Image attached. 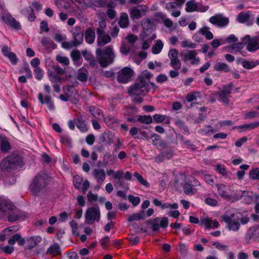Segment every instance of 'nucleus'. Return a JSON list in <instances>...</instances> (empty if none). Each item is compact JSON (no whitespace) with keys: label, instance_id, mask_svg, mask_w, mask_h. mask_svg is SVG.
Listing matches in <instances>:
<instances>
[{"label":"nucleus","instance_id":"obj_45","mask_svg":"<svg viewBox=\"0 0 259 259\" xmlns=\"http://www.w3.org/2000/svg\"><path fill=\"white\" fill-rule=\"evenodd\" d=\"M134 176L136 178L137 180L141 185L147 187H149L150 185L149 183L139 173L136 172L134 173Z\"/></svg>","mask_w":259,"mask_h":259},{"label":"nucleus","instance_id":"obj_31","mask_svg":"<svg viewBox=\"0 0 259 259\" xmlns=\"http://www.w3.org/2000/svg\"><path fill=\"white\" fill-rule=\"evenodd\" d=\"M118 24L120 27L123 28H126L128 26L129 24V20L127 14L122 13L120 15Z\"/></svg>","mask_w":259,"mask_h":259},{"label":"nucleus","instance_id":"obj_53","mask_svg":"<svg viewBox=\"0 0 259 259\" xmlns=\"http://www.w3.org/2000/svg\"><path fill=\"white\" fill-rule=\"evenodd\" d=\"M211 244L215 248L221 251H225L228 248L227 245L223 244L219 242H212Z\"/></svg>","mask_w":259,"mask_h":259},{"label":"nucleus","instance_id":"obj_62","mask_svg":"<svg viewBox=\"0 0 259 259\" xmlns=\"http://www.w3.org/2000/svg\"><path fill=\"white\" fill-rule=\"evenodd\" d=\"M34 72L36 79L40 80L44 77V71L40 67L34 69Z\"/></svg>","mask_w":259,"mask_h":259},{"label":"nucleus","instance_id":"obj_1","mask_svg":"<svg viewBox=\"0 0 259 259\" xmlns=\"http://www.w3.org/2000/svg\"><path fill=\"white\" fill-rule=\"evenodd\" d=\"M222 219L226 224V228L229 231L238 232L241 225H246L250 220L248 214H243L241 212L229 210L222 215Z\"/></svg>","mask_w":259,"mask_h":259},{"label":"nucleus","instance_id":"obj_48","mask_svg":"<svg viewBox=\"0 0 259 259\" xmlns=\"http://www.w3.org/2000/svg\"><path fill=\"white\" fill-rule=\"evenodd\" d=\"M161 208L165 209L166 208H170L171 209H177L178 208V204L177 203L170 204L168 203H164L161 204Z\"/></svg>","mask_w":259,"mask_h":259},{"label":"nucleus","instance_id":"obj_52","mask_svg":"<svg viewBox=\"0 0 259 259\" xmlns=\"http://www.w3.org/2000/svg\"><path fill=\"white\" fill-rule=\"evenodd\" d=\"M214 166H215V169L216 170V171L218 172H219L224 176L227 175V170L225 168V166L224 165L221 164H218L216 165H215Z\"/></svg>","mask_w":259,"mask_h":259},{"label":"nucleus","instance_id":"obj_4","mask_svg":"<svg viewBox=\"0 0 259 259\" xmlns=\"http://www.w3.org/2000/svg\"><path fill=\"white\" fill-rule=\"evenodd\" d=\"M96 54L99 63L102 67L107 66L113 61L114 54L112 48L110 47H108L104 50L98 49L96 50Z\"/></svg>","mask_w":259,"mask_h":259},{"label":"nucleus","instance_id":"obj_7","mask_svg":"<svg viewBox=\"0 0 259 259\" xmlns=\"http://www.w3.org/2000/svg\"><path fill=\"white\" fill-rule=\"evenodd\" d=\"M198 51L196 50H187L181 53L182 60L185 63L190 62L191 65H198L200 58L197 57Z\"/></svg>","mask_w":259,"mask_h":259},{"label":"nucleus","instance_id":"obj_38","mask_svg":"<svg viewBox=\"0 0 259 259\" xmlns=\"http://www.w3.org/2000/svg\"><path fill=\"white\" fill-rule=\"evenodd\" d=\"M75 122L78 128L82 133H85L88 131V128L84 122L77 118L75 120Z\"/></svg>","mask_w":259,"mask_h":259},{"label":"nucleus","instance_id":"obj_17","mask_svg":"<svg viewBox=\"0 0 259 259\" xmlns=\"http://www.w3.org/2000/svg\"><path fill=\"white\" fill-rule=\"evenodd\" d=\"M97 43L99 46H104L111 41V37L106 34L104 30L101 29H97Z\"/></svg>","mask_w":259,"mask_h":259},{"label":"nucleus","instance_id":"obj_8","mask_svg":"<svg viewBox=\"0 0 259 259\" xmlns=\"http://www.w3.org/2000/svg\"><path fill=\"white\" fill-rule=\"evenodd\" d=\"M259 225H255L248 228L246 231L244 239L247 243L259 241Z\"/></svg>","mask_w":259,"mask_h":259},{"label":"nucleus","instance_id":"obj_6","mask_svg":"<svg viewBox=\"0 0 259 259\" xmlns=\"http://www.w3.org/2000/svg\"><path fill=\"white\" fill-rule=\"evenodd\" d=\"M101 213L98 206H91L86 210L84 217L87 224H92L95 221L99 222L100 219Z\"/></svg>","mask_w":259,"mask_h":259},{"label":"nucleus","instance_id":"obj_55","mask_svg":"<svg viewBox=\"0 0 259 259\" xmlns=\"http://www.w3.org/2000/svg\"><path fill=\"white\" fill-rule=\"evenodd\" d=\"M170 64L175 70H178L181 67V63L178 58L171 60Z\"/></svg>","mask_w":259,"mask_h":259},{"label":"nucleus","instance_id":"obj_3","mask_svg":"<svg viewBox=\"0 0 259 259\" xmlns=\"http://www.w3.org/2000/svg\"><path fill=\"white\" fill-rule=\"evenodd\" d=\"M23 165L22 157L17 154H12L3 159L0 168L3 171H11L21 168Z\"/></svg>","mask_w":259,"mask_h":259},{"label":"nucleus","instance_id":"obj_54","mask_svg":"<svg viewBox=\"0 0 259 259\" xmlns=\"http://www.w3.org/2000/svg\"><path fill=\"white\" fill-rule=\"evenodd\" d=\"M38 98L39 101L42 104H47L52 101L50 96L47 95V96H45V98H44L43 95L41 93H39L38 94Z\"/></svg>","mask_w":259,"mask_h":259},{"label":"nucleus","instance_id":"obj_39","mask_svg":"<svg viewBox=\"0 0 259 259\" xmlns=\"http://www.w3.org/2000/svg\"><path fill=\"white\" fill-rule=\"evenodd\" d=\"M48 75L50 80L52 82H55L61 81V78L60 76L56 74V72H54L53 71H51L50 70H48Z\"/></svg>","mask_w":259,"mask_h":259},{"label":"nucleus","instance_id":"obj_30","mask_svg":"<svg viewBox=\"0 0 259 259\" xmlns=\"http://www.w3.org/2000/svg\"><path fill=\"white\" fill-rule=\"evenodd\" d=\"M214 69L218 71H223L225 72H228L230 71V68L227 64L221 62H217L214 64Z\"/></svg>","mask_w":259,"mask_h":259},{"label":"nucleus","instance_id":"obj_10","mask_svg":"<svg viewBox=\"0 0 259 259\" xmlns=\"http://www.w3.org/2000/svg\"><path fill=\"white\" fill-rule=\"evenodd\" d=\"M243 43L246 45V49L253 52L259 49V38L254 37L251 38L249 35H246L242 39Z\"/></svg>","mask_w":259,"mask_h":259},{"label":"nucleus","instance_id":"obj_61","mask_svg":"<svg viewBox=\"0 0 259 259\" xmlns=\"http://www.w3.org/2000/svg\"><path fill=\"white\" fill-rule=\"evenodd\" d=\"M82 182V179L79 176H75L73 178L74 186L75 188L78 189Z\"/></svg>","mask_w":259,"mask_h":259},{"label":"nucleus","instance_id":"obj_14","mask_svg":"<svg viewBox=\"0 0 259 259\" xmlns=\"http://www.w3.org/2000/svg\"><path fill=\"white\" fill-rule=\"evenodd\" d=\"M199 225L204 226L206 230H210L218 228L219 223L217 220L213 221L211 218L206 215H203L200 217Z\"/></svg>","mask_w":259,"mask_h":259},{"label":"nucleus","instance_id":"obj_24","mask_svg":"<svg viewBox=\"0 0 259 259\" xmlns=\"http://www.w3.org/2000/svg\"><path fill=\"white\" fill-rule=\"evenodd\" d=\"M93 176L97 182L102 185L106 178V175L103 169L95 168L93 171Z\"/></svg>","mask_w":259,"mask_h":259},{"label":"nucleus","instance_id":"obj_56","mask_svg":"<svg viewBox=\"0 0 259 259\" xmlns=\"http://www.w3.org/2000/svg\"><path fill=\"white\" fill-rule=\"evenodd\" d=\"M71 217V213H67L66 211L61 212L59 214V221L61 222H65L68 218Z\"/></svg>","mask_w":259,"mask_h":259},{"label":"nucleus","instance_id":"obj_29","mask_svg":"<svg viewBox=\"0 0 259 259\" xmlns=\"http://www.w3.org/2000/svg\"><path fill=\"white\" fill-rule=\"evenodd\" d=\"M71 57L75 65H81L82 63V59L80 52L78 50L73 51L71 53Z\"/></svg>","mask_w":259,"mask_h":259},{"label":"nucleus","instance_id":"obj_46","mask_svg":"<svg viewBox=\"0 0 259 259\" xmlns=\"http://www.w3.org/2000/svg\"><path fill=\"white\" fill-rule=\"evenodd\" d=\"M249 178L252 180L259 179V168H255L250 170Z\"/></svg>","mask_w":259,"mask_h":259},{"label":"nucleus","instance_id":"obj_49","mask_svg":"<svg viewBox=\"0 0 259 259\" xmlns=\"http://www.w3.org/2000/svg\"><path fill=\"white\" fill-rule=\"evenodd\" d=\"M56 60L64 65H68L69 64L68 58L65 56L58 55L56 57Z\"/></svg>","mask_w":259,"mask_h":259},{"label":"nucleus","instance_id":"obj_44","mask_svg":"<svg viewBox=\"0 0 259 259\" xmlns=\"http://www.w3.org/2000/svg\"><path fill=\"white\" fill-rule=\"evenodd\" d=\"M259 126V121L251 123L249 124H245L244 125L236 126L234 128H239L240 129L245 128V130L253 129Z\"/></svg>","mask_w":259,"mask_h":259},{"label":"nucleus","instance_id":"obj_59","mask_svg":"<svg viewBox=\"0 0 259 259\" xmlns=\"http://www.w3.org/2000/svg\"><path fill=\"white\" fill-rule=\"evenodd\" d=\"M160 228L159 224V218H156L154 219L152 223V229L154 231H156Z\"/></svg>","mask_w":259,"mask_h":259},{"label":"nucleus","instance_id":"obj_42","mask_svg":"<svg viewBox=\"0 0 259 259\" xmlns=\"http://www.w3.org/2000/svg\"><path fill=\"white\" fill-rule=\"evenodd\" d=\"M94 4L90 0H84L82 2L79 1L78 7L81 9H86L92 7Z\"/></svg>","mask_w":259,"mask_h":259},{"label":"nucleus","instance_id":"obj_21","mask_svg":"<svg viewBox=\"0 0 259 259\" xmlns=\"http://www.w3.org/2000/svg\"><path fill=\"white\" fill-rule=\"evenodd\" d=\"M232 92V87L230 85L224 86L222 90L219 91V94L221 100L225 103H228V98Z\"/></svg>","mask_w":259,"mask_h":259},{"label":"nucleus","instance_id":"obj_47","mask_svg":"<svg viewBox=\"0 0 259 259\" xmlns=\"http://www.w3.org/2000/svg\"><path fill=\"white\" fill-rule=\"evenodd\" d=\"M128 200L134 206H137L141 201V199L139 197H135L131 195L128 196Z\"/></svg>","mask_w":259,"mask_h":259},{"label":"nucleus","instance_id":"obj_40","mask_svg":"<svg viewBox=\"0 0 259 259\" xmlns=\"http://www.w3.org/2000/svg\"><path fill=\"white\" fill-rule=\"evenodd\" d=\"M90 112L94 117L98 119H101L103 117V114L101 111L97 107H91L90 108Z\"/></svg>","mask_w":259,"mask_h":259},{"label":"nucleus","instance_id":"obj_2","mask_svg":"<svg viewBox=\"0 0 259 259\" xmlns=\"http://www.w3.org/2000/svg\"><path fill=\"white\" fill-rule=\"evenodd\" d=\"M0 215H6L8 221L14 222L23 220L25 214L16 208L7 198H0Z\"/></svg>","mask_w":259,"mask_h":259},{"label":"nucleus","instance_id":"obj_9","mask_svg":"<svg viewBox=\"0 0 259 259\" xmlns=\"http://www.w3.org/2000/svg\"><path fill=\"white\" fill-rule=\"evenodd\" d=\"M1 18L3 22L13 29L16 30L21 29L20 23L17 21L7 11H4L2 14Z\"/></svg>","mask_w":259,"mask_h":259},{"label":"nucleus","instance_id":"obj_32","mask_svg":"<svg viewBox=\"0 0 259 259\" xmlns=\"http://www.w3.org/2000/svg\"><path fill=\"white\" fill-rule=\"evenodd\" d=\"M88 72L84 68H81L77 71V78L81 81H85L87 79Z\"/></svg>","mask_w":259,"mask_h":259},{"label":"nucleus","instance_id":"obj_64","mask_svg":"<svg viewBox=\"0 0 259 259\" xmlns=\"http://www.w3.org/2000/svg\"><path fill=\"white\" fill-rule=\"evenodd\" d=\"M184 192L188 195L193 194V190L191 185L189 183H185L183 186Z\"/></svg>","mask_w":259,"mask_h":259},{"label":"nucleus","instance_id":"obj_25","mask_svg":"<svg viewBox=\"0 0 259 259\" xmlns=\"http://www.w3.org/2000/svg\"><path fill=\"white\" fill-rule=\"evenodd\" d=\"M238 63L241 64L242 66L246 69H251L259 65V62H254L253 61H249L246 59H237Z\"/></svg>","mask_w":259,"mask_h":259},{"label":"nucleus","instance_id":"obj_28","mask_svg":"<svg viewBox=\"0 0 259 259\" xmlns=\"http://www.w3.org/2000/svg\"><path fill=\"white\" fill-rule=\"evenodd\" d=\"M198 32L200 34L204 35L208 40H210L213 37L212 33L210 31L209 28L207 26H203L200 28L198 30Z\"/></svg>","mask_w":259,"mask_h":259},{"label":"nucleus","instance_id":"obj_18","mask_svg":"<svg viewBox=\"0 0 259 259\" xmlns=\"http://www.w3.org/2000/svg\"><path fill=\"white\" fill-rule=\"evenodd\" d=\"M3 55L8 58L13 65H16L19 61L16 55L11 52V49L7 46H4L2 48Z\"/></svg>","mask_w":259,"mask_h":259},{"label":"nucleus","instance_id":"obj_57","mask_svg":"<svg viewBox=\"0 0 259 259\" xmlns=\"http://www.w3.org/2000/svg\"><path fill=\"white\" fill-rule=\"evenodd\" d=\"M17 228L15 226H12L10 227H8L4 229L3 232L4 233L5 236H7L11 235L12 233L15 232L17 231Z\"/></svg>","mask_w":259,"mask_h":259},{"label":"nucleus","instance_id":"obj_15","mask_svg":"<svg viewBox=\"0 0 259 259\" xmlns=\"http://www.w3.org/2000/svg\"><path fill=\"white\" fill-rule=\"evenodd\" d=\"M209 22L220 27L227 26L229 22V19L221 14L216 15L209 18Z\"/></svg>","mask_w":259,"mask_h":259},{"label":"nucleus","instance_id":"obj_58","mask_svg":"<svg viewBox=\"0 0 259 259\" xmlns=\"http://www.w3.org/2000/svg\"><path fill=\"white\" fill-rule=\"evenodd\" d=\"M69 225L72 229V232L74 235H78L79 233L78 231V226L77 223L74 221H71L69 223Z\"/></svg>","mask_w":259,"mask_h":259},{"label":"nucleus","instance_id":"obj_23","mask_svg":"<svg viewBox=\"0 0 259 259\" xmlns=\"http://www.w3.org/2000/svg\"><path fill=\"white\" fill-rule=\"evenodd\" d=\"M72 34L73 36V40L72 41L74 47H76L79 45H80L83 39V33L77 29H74L72 31Z\"/></svg>","mask_w":259,"mask_h":259},{"label":"nucleus","instance_id":"obj_63","mask_svg":"<svg viewBox=\"0 0 259 259\" xmlns=\"http://www.w3.org/2000/svg\"><path fill=\"white\" fill-rule=\"evenodd\" d=\"M15 238L18 244L20 246H23L26 243V240L19 234H15Z\"/></svg>","mask_w":259,"mask_h":259},{"label":"nucleus","instance_id":"obj_16","mask_svg":"<svg viewBox=\"0 0 259 259\" xmlns=\"http://www.w3.org/2000/svg\"><path fill=\"white\" fill-rule=\"evenodd\" d=\"M42 238L39 235L28 237L26 239L25 248L27 250H32L41 242Z\"/></svg>","mask_w":259,"mask_h":259},{"label":"nucleus","instance_id":"obj_34","mask_svg":"<svg viewBox=\"0 0 259 259\" xmlns=\"http://www.w3.org/2000/svg\"><path fill=\"white\" fill-rule=\"evenodd\" d=\"M0 142L1 150L3 152H7L10 149V145L7 138L0 136Z\"/></svg>","mask_w":259,"mask_h":259},{"label":"nucleus","instance_id":"obj_33","mask_svg":"<svg viewBox=\"0 0 259 259\" xmlns=\"http://www.w3.org/2000/svg\"><path fill=\"white\" fill-rule=\"evenodd\" d=\"M250 17L249 11H244L240 13L237 17V20L240 23H244L247 21Z\"/></svg>","mask_w":259,"mask_h":259},{"label":"nucleus","instance_id":"obj_19","mask_svg":"<svg viewBox=\"0 0 259 259\" xmlns=\"http://www.w3.org/2000/svg\"><path fill=\"white\" fill-rule=\"evenodd\" d=\"M218 191L219 195L224 198H229L232 195V192L229 186L223 184L217 185Z\"/></svg>","mask_w":259,"mask_h":259},{"label":"nucleus","instance_id":"obj_51","mask_svg":"<svg viewBox=\"0 0 259 259\" xmlns=\"http://www.w3.org/2000/svg\"><path fill=\"white\" fill-rule=\"evenodd\" d=\"M155 34H153L149 39L145 40L142 45V49L144 50L148 49L151 44L152 40L156 38Z\"/></svg>","mask_w":259,"mask_h":259},{"label":"nucleus","instance_id":"obj_12","mask_svg":"<svg viewBox=\"0 0 259 259\" xmlns=\"http://www.w3.org/2000/svg\"><path fill=\"white\" fill-rule=\"evenodd\" d=\"M134 75V71L130 67H125L118 72L117 80L123 83H127L131 80Z\"/></svg>","mask_w":259,"mask_h":259},{"label":"nucleus","instance_id":"obj_5","mask_svg":"<svg viewBox=\"0 0 259 259\" xmlns=\"http://www.w3.org/2000/svg\"><path fill=\"white\" fill-rule=\"evenodd\" d=\"M47 175L45 174L37 175L33 180L30 186L31 191L35 194H37L45 188L47 184Z\"/></svg>","mask_w":259,"mask_h":259},{"label":"nucleus","instance_id":"obj_36","mask_svg":"<svg viewBox=\"0 0 259 259\" xmlns=\"http://www.w3.org/2000/svg\"><path fill=\"white\" fill-rule=\"evenodd\" d=\"M95 32L91 29H88L85 33V40L89 44H92L95 40Z\"/></svg>","mask_w":259,"mask_h":259},{"label":"nucleus","instance_id":"obj_27","mask_svg":"<svg viewBox=\"0 0 259 259\" xmlns=\"http://www.w3.org/2000/svg\"><path fill=\"white\" fill-rule=\"evenodd\" d=\"M146 218L145 211L142 210L139 213H134L128 216L127 221L132 222L134 221H138L140 220H144Z\"/></svg>","mask_w":259,"mask_h":259},{"label":"nucleus","instance_id":"obj_50","mask_svg":"<svg viewBox=\"0 0 259 259\" xmlns=\"http://www.w3.org/2000/svg\"><path fill=\"white\" fill-rule=\"evenodd\" d=\"M138 121L146 124H150L152 122V118L150 116H140L138 117Z\"/></svg>","mask_w":259,"mask_h":259},{"label":"nucleus","instance_id":"obj_22","mask_svg":"<svg viewBox=\"0 0 259 259\" xmlns=\"http://www.w3.org/2000/svg\"><path fill=\"white\" fill-rule=\"evenodd\" d=\"M61 253V249L60 245L57 243L51 244L46 251V254L52 257L56 256Z\"/></svg>","mask_w":259,"mask_h":259},{"label":"nucleus","instance_id":"obj_26","mask_svg":"<svg viewBox=\"0 0 259 259\" xmlns=\"http://www.w3.org/2000/svg\"><path fill=\"white\" fill-rule=\"evenodd\" d=\"M244 44L243 41L242 42L234 44L231 47L228 48V51L231 53L237 54L240 53L242 54L244 52L243 50L244 48Z\"/></svg>","mask_w":259,"mask_h":259},{"label":"nucleus","instance_id":"obj_11","mask_svg":"<svg viewBox=\"0 0 259 259\" xmlns=\"http://www.w3.org/2000/svg\"><path fill=\"white\" fill-rule=\"evenodd\" d=\"M147 91L146 83L140 82L137 80L135 85L131 87L128 90V93L131 96H141L145 94Z\"/></svg>","mask_w":259,"mask_h":259},{"label":"nucleus","instance_id":"obj_35","mask_svg":"<svg viewBox=\"0 0 259 259\" xmlns=\"http://www.w3.org/2000/svg\"><path fill=\"white\" fill-rule=\"evenodd\" d=\"M186 11L188 12H192L197 9V4L194 0H191L187 2L186 4Z\"/></svg>","mask_w":259,"mask_h":259},{"label":"nucleus","instance_id":"obj_20","mask_svg":"<svg viewBox=\"0 0 259 259\" xmlns=\"http://www.w3.org/2000/svg\"><path fill=\"white\" fill-rule=\"evenodd\" d=\"M242 199L247 204H251L259 198V196L252 192L244 191L241 196Z\"/></svg>","mask_w":259,"mask_h":259},{"label":"nucleus","instance_id":"obj_41","mask_svg":"<svg viewBox=\"0 0 259 259\" xmlns=\"http://www.w3.org/2000/svg\"><path fill=\"white\" fill-rule=\"evenodd\" d=\"M152 77V75L148 70H144L143 71L141 75L138 78V80L141 82H144V83H146L145 79H149Z\"/></svg>","mask_w":259,"mask_h":259},{"label":"nucleus","instance_id":"obj_60","mask_svg":"<svg viewBox=\"0 0 259 259\" xmlns=\"http://www.w3.org/2000/svg\"><path fill=\"white\" fill-rule=\"evenodd\" d=\"M168 57L170 60L178 58V51L176 49H171L168 52Z\"/></svg>","mask_w":259,"mask_h":259},{"label":"nucleus","instance_id":"obj_13","mask_svg":"<svg viewBox=\"0 0 259 259\" xmlns=\"http://www.w3.org/2000/svg\"><path fill=\"white\" fill-rule=\"evenodd\" d=\"M147 11V7L145 5H139L131 8L130 17L132 19H138L145 15Z\"/></svg>","mask_w":259,"mask_h":259},{"label":"nucleus","instance_id":"obj_37","mask_svg":"<svg viewBox=\"0 0 259 259\" xmlns=\"http://www.w3.org/2000/svg\"><path fill=\"white\" fill-rule=\"evenodd\" d=\"M163 47V44L160 40H157L156 43L153 46L152 49V53L158 54L160 53Z\"/></svg>","mask_w":259,"mask_h":259},{"label":"nucleus","instance_id":"obj_43","mask_svg":"<svg viewBox=\"0 0 259 259\" xmlns=\"http://www.w3.org/2000/svg\"><path fill=\"white\" fill-rule=\"evenodd\" d=\"M181 46L182 48H189L190 49H194L196 47V45L191 41H190L188 39L185 38L183 41H182L181 43Z\"/></svg>","mask_w":259,"mask_h":259}]
</instances>
